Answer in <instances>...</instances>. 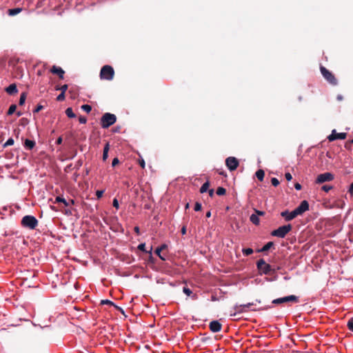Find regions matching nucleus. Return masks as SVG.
<instances>
[{
  "instance_id": "obj_1",
  "label": "nucleus",
  "mask_w": 353,
  "mask_h": 353,
  "mask_svg": "<svg viewBox=\"0 0 353 353\" xmlns=\"http://www.w3.org/2000/svg\"><path fill=\"white\" fill-rule=\"evenodd\" d=\"M55 200L57 203L63 205L61 210L65 214L70 216L73 214V212L76 211L73 207L74 204V201L73 199H69L67 201L64 198L57 196Z\"/></svg>"
},
{
  "instance_id": "obj_2",
  "label": "nucleus",
  "mask_w": 353,
  "mask_h": 353,
  "mask_svg": "<svg viewBox=\"0 0 353 353\" xmlns=\"http://www.w3.org/2000/svg\"><path fill=\"white\" fill-rule=\"evenodd\" d=\"M117 121L115 114L106 112L103 114L101 118L100 125L102 128L106 129L112 125Z\"/></svg>"
},
{
  "instance_id": "obj_3",
  "label": "nucleus",
  "mask_w": 353,
  "mask_h": 353,
  "mask_svg": "<svg viewBox=\"0 0 353 353\" xmlns=\"http://www.w3.org/2000/svg\"><path fill=\"white\" fill-rule=\"evenodd\" d=\"M292 229L291 224L283 225L271 232V235L278 238H284Z\"/></svg>"
},
{
  "instance_id": "obj_4",
  "label": "nucleus",
  "mask_w": 353,
  "mask_h": 353,
  "mask_svg": "<svg viewBox=\"0 0 353 353\" xmlns=\"http://www.w3.org/2000/svg\"><path fill=\"white\" fill-rule=\"evenodd\" d=\"M114 69L112 66L105 65L103 66L100 72V78L101 79L112 80L114 77Z\"/></svg>"
},
{
  "instance_id": "obj_5",
  "label": "nucleus",
  "mask_w": 353,
  "mask_h": 353,
  "mask_svg": "<svg viewBox=\"0 0 353 353\" xmlns=\"http://www.w3.org/2000/svg\"><path fill=\"white\" fill-rule=\"evenodd\" d=\"M38 221L33 216L27 215L23 217L21 220V225L29 229H34L37 225Z\"/></svg>"
},
{
  "instance_id": "obj_6",
  "label": "nucleus",
  "mask_w": 353,
  "mask_h": 353,
  "mask_svg": "<svg viewBox=\"0 0 353 353\" xmlns=\"http://www.w3.org/2000/svg\"><path fill=\"white\" fill-rule=\"evenodd\" d=\"M323 77L332 85H336L338 83L337 79L334 74L323 66L320 68Z\"/></svg>"
},
{
  "instance_id": "obj_7",
  "label": "nucleus",
  "mask_w": 353,
  "mask_h": 353,
  "mask_svg": "<svg viewBox=\"0 0 353 353\" xmlns=\"http://www.w3.org/2000/svg\"><path fill=\"white\" fill-rule=\"evenodd\" d=\"M310 209L309 203L306 200L302 201L299 206H297L294 210V212L296 216L302 215L304 212L306 211H308Z\"/></svg>"
},
{
  "instance_id": "obj_8",
  "label": "nucleus",
  "mask_w": 353,
  "mask_h": 353,
  "mask_svg": "<svg viewBox=\"0 0 353 353\" xmlns=\"http://www.w3.org/2000/svg\"><path fill=\"white\" fill-rule=\"evenodd\" d=\"M104 270L107 271L112 276H127L130 274L129 272L121 271V269L117 266H107V270Z\"/></svg>"
},
{
  "instance_id": "obj_9",
  "label": "nucleus",
  "mask_w": 353,
  "mask_h": 353,
  "mask_svg": "<svg viewBox=\"0 0 353 353\" xmlns=\"http://www.w3.org/2000/svg\"><path fill=\"white\" fill-rule=\"evenodd\" d=\"M334 179V175L330 172H324L317 176L316 179V183L321 184L327 181H331Z\"/></svg>"
},
{
  "instance_id": "obj_10",
  "label": "nucleus",
  "mask_w": 353,
  "mask_h": 353,
  "mask_svg": "<svg viewBox=\"0 0 353 353\" xmlns=\"http://www.w3.org/2000/svg\"><path fill=\"white\" fill-rule=\"evenodd\" d=\"M287 302L298 303L299 297L295 295H290L288 296L276 299L272 301V303L274 304H281Z\"/></svg>"
},
{
  "instance_id": "obj_11",
  "label": "nucleus",
  "mask_w": 353,
  "mask_h": 353,
  "mask_svg": "<svg viewBox=\"0 0 353 353\" xmlns=\"http://www.w3.org/2000/svg\"><path fill=\"white\" fill-rule=\"evenodd\" d=\"M225 165L230 171H234L238 168L239 163L236 158L230 157L226 159Z\"/></svg>"
},
{
  "instance_id": "obj_12",
  "label": "nucleus",
  "mask_w": 353,
  "mask_h": 353,
  "mask_svg": "<svg viewBox=\"0 0 353 353\" xmlns=\"http://www.w3.org/2000/svg\"><path fill=\"white\" fill-rule=\"evenodd\" d=\"M347 134L345 132H336V130H333L332 133L327 137L329 141H334L335 140H344L346 139Z\"/></svg>"
},
{
  "instance_id": "obj_13",
  "label": "nucleus",
  "mask_w": 353,
  "mask_h": 353,
  "mask_svg": "<svg viewBox=\"0 0 353 353\" xmlns=\"http://www.w3.org/2000/svg\"><path fill=\"white\" fill-rule=\"evenodd\" d=\"M256 268L258 273L261 275H272L275 271V269H272V266H256Z\"/></svg>"
},
{
  "instance_id": "obj_14",
  "label": "nucleus",
  "mask_w": 353,
  "mask_h": 353,
  "mask_svg": "<svg viewBox=\"0 0 353 353\" xmlns=\"http://www.w3.org/2000/svg\"><path fill=\"white\" fill-rule=\"evenodd\" d=\"M50 71L53 74H57L59 79H63L65 71L61 67L53 65Z\"/></svg>"
},
{
  "instance_id": "obj_15",
  "label": "nucleus",
  "mask_w": 353,
  "mask_h": 353,
  "mask_svg": "<svg viewBox=\"0 0 353 353\" xmlns=\"http://www.w3.org/2000/svg\"><path fill=\"white\" fill-rule=\"evenodd\" d=\"M254 303H248L247 304H244V305H235L234 307V310L236 311V312L237 313H243V312H246L248 311V309L252 306L253 305Z\"/></svg>"
},
{
  "instance_id": "obj_16",
  "label": "nucleus",
  "mask_w": 353,
  "mask_h": 353,
  "mask_svg": "<svg viewBox=\"0 0 353 353\" xmlns=\"http://www.w3.org/2000/svg\"><path fill=\"white\" fill-rule=\"evenodd\" d=\"M281 216L283 217L286 221H292L296 217L294 210L290 212L288 210L281 212Z\"/></svg>"
},
{
  "instance_id": "obj_17",
  "label": "nucleus",
  "mask_w": 353,
  "mask_h": 353,
  "mask_svg": "<svg viewBox=\"0 0 353 353\" xmlns=\"http://www.w3.org/2000/svg\"><path fill=\"white\" fill-rule=\"evenodd\" d=\"M209 327L212 332H218L221 330L222 325L218 321H212L210 323Z\"/></svg>"
},
{
  "instance_id": "obj_18",
  "label": "nucleus",
  "mask_w": 353,
  "mask_h": 353,
  "mask_svg": "<svg viewBox=\"0 0 353 353\" xmlns=\"http://www.w3.org/2000/svg\"><path fill=\"white\" fill-rule=\"evenodd\" d=\"M274 247V242L269 241L267 243H265L260 250H259V252H265L269 251L271 248Z\"/></svg>"
},
{
  "instance_id": "obj_19",
  "label": "nucleus",
  "mask_w": 353,
  "mask_h": 353,
  "mask_svg": "<svg viewBox=\"0 0 353 353\" xmlns=\"http://www.w3.org/2000/svg\"><path fill=\"white\" fill-rule=\"evenodd\" d=\"M6 91L9 94H14L18 92V90L17 88V85L14 83H12L6 88Z\"/></svg>"
},
{
  "instance_id": "obj_20",
  "label": "nucleus",
  "mask_w": 353,
  "mask_h": 353,
  "mask_svg": "<svg viewBox=\"0 0 353 353\" xmlns=\"http://www.w3.org/2000/svg\"><path fill=\"white\" fill-rule=\"evenodd\" d=\"M183 292L188 296H192V299H197V296L196 294H193L192 293V291L189 288H188L187 286H184L183 288Z\"/></svg>"
},
{
  "instance_id": "obj_21",
  "label": "nucleus",
  "mask_w": 353,
  "mask_h": 353,
  "mask_svg": "<svg viewBox=\"0 0 353 353\" xmlns=\"http://www.w3.org/2000/svg\"><path fill=\"white\" fill-rule=\"evenodd\" d=\"M101 305H109L114 306L119 311H121V312H123V309L121 307H120L119 306H117L112 301H111L110 300H108V299L101 300Z\"/></svg>"
},
{
  "instance_id": "obj_22",
  "label": "nucleus",
  "mask_w": 353,
  "mask_h": 353,
  "mask_svg": "<svg viewBox=\"0 0 353 353\" xmlns=\"http://www.w3.org/2000/svg\"><path fill=\"white\" fill-rule=\"evenodd\" d=\"M43 5V0H39L35 8V11L37 14H41L43 12L44 9L42 8Z\"/></svg>"
},
{
  "instance_id": "obj_23",
  "label": "nucleus",
  "mask_w": 353,
  "mask_h": 353,
  "mask_svg": "<svg viewBox=\"0 0 353 353\" xmlns=\"http://www.w3.org/2000/svg\"><path fill=\"white\" fill-rule=\"evenodd\" d=\"M109 148H110L109 143H105V145H104V148H103V156H102L103 161H105L108 159Z\"/></svg>"
},
{
  "instance_id": "obj_24",
  "label": "nucleus",
  "mask_w": 353,
  "mask_h": 353,
  "mask_svg": "<svg viewBox=\"0 0 353 353\" xmlns=\"http://www.w3.org/2000/svg\"><path fill=\"white\" fill-rule=\"evenodd\" d=\"M138 250L141 251V252H145V253H149L150 255H151L152 254V247L151 246L150 250L148 251L145 249V243H140L138 245Z\"/></svg>"
},
{
  "instance_id": "obj_25",
  "label": "nucleus",
  "mask_w": 353,
  "mask_h": 353,
  "mask_svg": "<svg viewBox=\"0 0 353 353\" xmlns=\"http://www.w3.org/2000/svg\"><path fill=\"white\" fill-rule=\"evenodd\" d=\"M250 220L253 224L256 225H258L260 223V220L259 218L258 217V215L255 214H251V216H250Z\"/></svg>"
},
{
  "instance_id": "obj_26",
  "label": "nucleus",
  "mask_w": 353,
  "mask_h": 353,
  "mask_svg": "<svg viewBox=\"0 0 353 353\" xmlns=\"http://www.w3.org/2000/svg\"><path fill=\"white\" fill-rule=\"evenodd\" d=\"M22 11V8H16L13 9H9L8 10V14L10 16H14L19 13H20Z\"/></svg>"
},
{
  "instance_id": "obj_27",
  "label": "nucleus",
  "mask_w": 353,
  "mask_h": 353,
  "mask_svg": "<svg viewBox=\"0 0 353 353\" xmlns=\"http://www.w3.org/2000/svg\"><path fill=\"white\" fill-rule=\"evenodd\" d=\"M34 142L33 141H31L30 139H26L24 143V146L28 150H31L34 146Z\"/></svg>"
},
{
  "instance_id": "obj_28",
  "label": "nucleus",
  "mask_w": 353,
  "mask_h": 353,
  "mask_svg": "<svg viewBox=\"0 0 353 353\" xmlns=\"http://www.w3.org/2000/svg\"><path fill=\"white\" fill-rule=\"evenodd\" d=\"M255 175L260 181H262L264 179L265 172L263 170H259L256 172Z\"/></svg>"
},
{
  "instance_id": "obj_29",
  "label": "nucleus",
  "mask_w": 353,
  "mask_h": 353,
  "mask_svg": "<svg viewBox=\"0 0 353 353\" xmlns=\"http://www.w3.org/2000/svg\"><path fill=\"white\" fill-rule=\"evenodd\" d=\"M209 186H210V183L208 181H205L204 183H203V185H201V188H200V192L201 193H204V192H206L209 188Z\"/></svg>"
},
{
  "instance_id": "obj_30",
  "label": "nucleus",
  "mask_w": 353,
  "mask_h": 353,
  "mask_svg": "<svg viewBox=\"0 0 353 353\" xmlns=\"http://www.w3.org/2000/svg\"><path fill=\"white\" fill-rule=\"evenodd\" d=\"M65 114L67 115L68 117L71 118V119L76 117V114L74 113L72 108H68L65 110Z\"/></svg>"
},
{
  "instance_id": "obj_31",
  "label": "nucleus",
  "mask_w": 353,
  "mask_h": 353,
  "mask_svg": "<svg viewBox=\"0 0 353 353\" xmlns=\"http://www.w3.org/2000/svg\"><path fill=\"white\" fill-rule=\"evenodd\" d=\"M216 193L219 196H223L226 193V190L223 187H219L216 189Z\"/></svg>"
},
{
  "instance_id": "obj_32",
  "label": "nucleus",
  "mask_w": 353,
  "mask_h": 353,
  "mask_svg": "<svg viewBox=\"0 0 353 353\" xmlns=\"http://www.w3.org/2000/svg\"><path fill=\"white\" fill-rule=\"evenodd\" d=\"M16 109H17V105L15 104L11 105L8 110L7 114L8 115L12 114L16 111Z\"/></svg>"
},
{
  "instance_id": "obj_33",
  "label": "nucleus",
  "mask_w": 353,
  "mask_h": 353,
  "mask_svg": "<svg viewBox=\"0 0 353 353\" xmlns=\"http://www.w3.org/2000/svg\"><path fill=\"white\" fill-rule=\"evenodd\" d=\"M242 252L245 256H249L253 253V250L250 248H243Z\"/></svg>"
},
{
  "instance_id": "obj_34",
  "label": "nucleus",
  "mask_w": 353,
  "mask_h": 353,
  "mask_svg": "<svg viewBox=\"0 0 353 353\" xmlns=\"http://www.w3.org/2000/svg\"><path fill=\"white\" fill-rule=\"evenodd\" d=\"M81 109L85 112L89 113L92 110V107L88 104H84L81 105Z\"/></svg>"
},
{
  "instance_id": "obj_35",
  "label": "nucleus",
  "mask_w": 353,
  "mask_h": 353,
  "mask_svg": "<svg viewBox=\"0 0 353 353\" xmlns=\"http://www.w3.org/2000/svg\"><path fill=\"white\" fill-rule=\"evenodd\" d=\"M14 139L12 138H9L6 142L3 144V147H8L14 144Z\"/></svg>"
},
{
  "instance_id": "obj_36",
  "label": "nucleus",
  "mask_w": 353,
  "mask_h": 353,
  "mask_svg": "<svg viewBox=\"0 0 353 353\" xmlns=\"http://www.w3.org/2000/svg\"><path fill=\"white\" fill-rule=\"evenodd\" d=\"M332 186L330 185H323L321 187V190L325 192H328L330 190L332 189Z\"/></svg>"
},
{
  "instance_id": "obj_37",
  "label": "nucleus",
  "mask_w": 353,
  "mask_h": 353,
  "mask_svg": "<svg viewBox=\"0 0 353 353\" xmlns=\"http://www.w3.org/2000/svg\"><path fill=\"white\" fill-rule=\"evenodd\" d=\"M347 326L350 330L353 332V317L348 320Z\"/></svg>"
},
{
  "instance_id": "obj_38",
  "label": "nucleus",
  "mask_w": 353,
  "mask_h": 353,
  "mask_svg": "<svg viewBox=\"0 0 353 353\" xmlns=\"http://www.w3.org/2000/svg\"><path fill=\"white\" fill-rule=\"evenodd\" d=\"M26 98V97L25 93H22L20 96L19 102L20 105H22L24 104Z\"/></svg>"
},
{
  "instance_id": "obj_39",
  "label": "nucleus",
  "mask_w": 353,
  "mask_h": 353,
  "mask_svg": "<svg viewBox=\"0 0 353 353\" xmlns=\"http://www.w3.org/2000/svg\"><path fill=\"white\" fill-rule=\"evenodd\" d=\"M271 184L273 186L276 187L277 185H279V181L278 180V179L273 177L271 179Z\"/></svg>"
},
{
  "instance_id": "obj_40",
  "label": "nucleus",
  "mask_w": 353,
  "mask_h": 353,
  "mask_svg": "<svg viewBox=\"0 0 353 353\" xmlns=\"http://www.w3.org/2000/svg\"><path fill=\"white\" fill-rule=\"evenodd\" d=\"M68 88V85L67 84H64V85H61V87H57L56 88V90H59L61 91V92L65 93V91L67 90Z\"/></svg>"
},
{
  "instance_id": "obj_41",
  "label": "nucleus",
  "mask_w": 353,
  "mask_h": 353,
  "mask_svg": "<svg viewBox=\"0 0 353 353\" xmlns=\"http://www.w3.org/2000/svg\"><path fill=\"white\" fill-rule=\"evenodd\" d=\"M202 208L201 203L199 202H196L194 204V210L196 212L200 211Z\"/></svg>"
},
{
  "instance_id": "obj_42",
  "label": "nucleus",
  "mask_w": 353,
  "mask_h": 353,
  "mask_svg": "<svg viewBox=\"0 0 353 353\" xmlns=\"http://www.w3.org/2000/svg\"><path fill=\"white\" fill-rule=\"evenodd\" d=\"M112 205L113 207H114L116 209H119V201L117 198H114L113 199V201H112Z\"/></svg>"
},
{
  "instance_id": "obj_43",
  "label": "nucleus",
  "mask_w": 353,
  "mask_h": 353,
  "mask_svg": "<svg viewBox=\"0 0 353 353\" xmlns=\"http://www.w3.org/2000/svg\"><path fill=\"white\" fill-rule=\"evenodd\" d=\"M65 99V93L61 92L57 97L58 101H61Z\"/></svg>"
},
{
  "instance_id": "obj_44",
  "label": "nucleus",
  "mask_w": 353,
  "mask_h": 353,
  "mask_svg": "<svg viewBox=\"0 0 353 353\" xmlns=\"http://www.w3.org/2000/svg\"><path fill=\"white\" fill-rule=\"evenodd\" d=\"M104 193V190H98L96 191V196L97 199H100L102 197L103 194Z\"/></svg>"
},
{
  "instance_id": "obj_45",
  "label": "nucleus",
  "mask_w": 353,
  "mask_h": 353,
  "mask_svg": "<svg viewBox=\"0 0 353 353\" xmlns=\"http://www.w3.org/2000/svg\"><path fill=\"white\" fill-rule=\"evenodd\" d=\"M119 163V160L117 157H115L112 159V167H115L117 165H118Z\"/></svg>"
},
{
  "instance_id": "obj_46",
  "label": "nucleus",
  "mask_w": 353,
  "mask_h": 353,
  "mask_svg": "<svg viewBox=\"0 0 353 353\" xmlns=\"http://www.w3.org/2000/svg\"><path fill=\"white\" fill-rule=\"evenodd\" d=\"M161 250L159 247L155 250V254H157L162 260H165V258H163L161 255Z\"/></svg>"
},
{
  "instance_id": "obj_47",
  "label": "nucleus",
  "mask_w": 353,
  "mask_h": 353,
  "mask_svg": "<svg viewBox=\"0 0 353 353\" xmlns=\"http://www.w3.org/2000/svg\"><path fill=\"white\" fill-rule=\"evenodd\" d=\"M285 177L288 181H290L292 179V176L290 172H286L285 174Z\"/></svg>"
},
{
  "instance_id": "obj_48",
  "label": "nucleus",
  "mask_w": 353,
  "mask_h": 353,
  "mask_svg": "<svg viewBox=\"0 0 353 353\" xmlns=\"http://www.w3.org/2000/svg\"><path fill=\"white\" fill-rule=\"evenodd\" d=\"M79 121L80 123L84 124V123H86L87 119L85 117H80L79 118Z\"/></svg>"
},
{
  "instance_id": "obj_49",
  "label": "nucleus",
  "mask_w": 353,
  "mask_h": 353,
  "mask_svg": "<svg viewBox=\"0 0 353 353\" xmlns=\"http://www.w3.org/2000/svg\"><path fill=\"white\" fill-rule=\"evenodd\" d=\"M256 265H268V264L266 263L265 261L263 259H261L256 261Z\"/></svg>"
},
{
  "instance_id": "obj_50",
  "label": "nucleus",
  "mask_w": 353,
  "mask_h": 353,
  "mask_svg": "<svg viewBox=\"0 0 353 353\" xmlns=\"http://www.w3.org/2000/svg\"><path fill=\"white\" fill-rule=\"evenodd\" d=\"M348 192L351 196H353V182L349 186Z\"/></svg>"
},
{
  "instance_id": "obj_51",
  "label": "nucleus",
  "mask_w": 353,
  "mask_h": 353,
  "mask_svg": "<svg viewBox=\"0 0 353 353\" xmlns=\"http://www.w3.org/2000/svg\"><path fill=\"white\" fill-rule=\"evenodd\" d=\"M294 188H295V189L296 190H301L302 186H301V185L300 183H296L294 184Z\"/></svg>"
},
{
  "instance_id": "obj_52",
  "label": "nucleus",
  "mask_w": 353,
  "mask_h": 353,
  "mask_svg": "<svg viewBox=\"0 0 353 353\" xmlns=\"http://www.w3.org/2000/svg\"><path fill=\"white\" fill-rule=\"evenodd\" d=\"M186 232H187V230H186V226L185 225H183L182 228H181V232L183 235L185 234H186Z\"/></svg>"
},
{
  "instance_id": "obj_53",
  "label": "nucleus",
  "mask_w": 353,
  "mask_h": 353,
  "mask_svg": "<svg viewBox=\"0 0 353 353\" xmlns=\"http://www.w3.org/2000/svg\"><path fill=\"white\" fill-rule=\"evenodd\" d=\"M159 248L161 249V250L162 251V250H165V249H167V248H168V245H167V244H165V243H163V244H162V245H161V246H159Z\"/></svg>"
},
{
  "instance_id": "obj_54",
  "label": "nucleus",
  "mask_w": 353,
  "mask_h": 353,
  "mask_svg": "<svg viewBox=\"0 0 353 353\" xmlns=\"http://www.w3.org/2000/svg\"><path fill=\"white\" fill-rule=\"evenodd\" d=\"M140 166L142 168H145V161L144 160L142 159L141 160H139V162Z\"/></svg>"
},
{
  "instance_id": "obj_55",
  "label": "nucleus",
  "mask_w": 353,
  "mask_h": 353,
  "mask_svg": "<svg viewBox=\"0 0 353 353\" xmlns=\"http://www.w3.org/2000/svg\"><path fill=\"white\" fill-rule=\"evenodd\" d=\"M134 231L135 232V233L137 234V235H139L140 234V229H139V226H135L134 228Z\"/></svg>"
},
{
  "instance_id": "obj_56",
  "label": "nucleus",
  "mask_w": 353,
  "mask_h": 353,
  "mask_svg": "<svg viewBox=\"0 0 353 353\" xmlns=\"http://www.w3.org/2000/svg\"><path fill=\"white\" fill-rule=\"evenodd\" d=\"M255 212H256V214H255L258 215V216H259L263 215V214H265V212H263V211H260V210H255Z\"/></svg>"
},
{
  "instance_id": "obj_57",
  "label": "nucleus",
  "mask_w": 353,
  "mask_h": 353,
  "mask_svg": "<svg viewBox=\"0 0 353 353\" xmlns=\"http://www.w3.org/2000/svg\"><path fill=\"white\" fill-rule=\"evenodd\" d=\"M43 108V105H39L37 108L34 110V112H39L41 109Z\"/></svg>"
},
{
  "instance_id": "obj_58",
  "label": "nucleus",
  "mask_w": 353,
  "mask_h": 353,
  "mask_svg": "<svg viewBox=\"0 0 353 353\" xmlns=\"http://www.w3.org/2000/svg\"><path fill=\"white\" fill-rule=\"evenodd\" d=\"M208 192H209L210 196L212 197L214 195V190L213 189L209 190Z\"/></svg>"
},
{
  "instance_id": "obj_59",
  "label": "nucleus",
  "mask_w": 353,
  "mask_h": 353,
  "mask_svg": "<svg viewBox=\"0 0 353 353\" xmlns=\"http://www.w3.org/2000/svg\"><path fill=\"white\" fill-rule=\"evenodd\" d=\"M161 266H156V265H154V266H152V268L154 270H157V271H159L160 270V268Z\"/></svg>"
},
{
  "instance_id": "obj_60",
  "label": "nucleus",
  "mask_w": 353,
  "mask_h": 353,
  "mask_svg": "<svg viewBox=\"0 0 353 353\" xmlns=\"http://www.w3.org/2000/svg\"><path fill=\"white\" fill-rule=\"evenodd\" d=\"M61 142H62V138H61V137H59V138L57 139V140L56 141V143H57V144H60V143H61Z\"/></svg>"
},
{
  "instance_id": "obj_61",
  "label": "nucleus",
  "mask_w": 353,
  "mask_h": 353,
  "mask_svg": "<svg viewBox=\"0 0 353 353\" xmlns=\"http://www.w3.org/2000/svg\"><path fill=\"white\" fill-rule=\"evenodd\" d=\"M205 216L207 218H210L211 216V212L210 211H208L205 214Z\"/></svg>"
},
{
  "instance_id": "obj_62",
  "label": "nucleus",
  "mask_w": 353,
  "mask_h": 353,
  "mask_svg": "<svg viewBox=\"0 0 353 353\" xmlns=\"http://www.w3.org/2000/svg\"><path fill=\"white\" fill-rule=\"evenodd\" d=\"M336 98H337V99H338L339 101H341V100H342V99H343V97H342V95H341V94H339V95L337 96V97H336Z\"/></svg>"
},
{
  "instance_id": "obj_63",
  "label": "nucleus",
  "mask_w": 353,
  "mask_h": 353,
  "mask_svg": "<svg viewBox=\"0 0 353 353\" xmlns=\"http://www.w3.org/2000/svg\"><path fill=\"white\" fill-rule=\"evenodd\" d=\"M119 130H120V128L117 127V128H116L114 130V132H119Z\"/></svg>"
},
{
  "instance_id": "obj_64",
  "label": "nucleus",
  "mask_w": 353,
  "mask_h": 353,
  "mask_svg": "<svg viewBox=\"0 0 353 353\" xmlns=\"http://www.w3.org/2000/svg\"><path fill=\"white\" fill-rule=\"evenodd\" d=\"M81 165H82V163H81L80 161H78V165H79V166H81Z\"/></svg>"
}]
</instances>
